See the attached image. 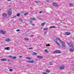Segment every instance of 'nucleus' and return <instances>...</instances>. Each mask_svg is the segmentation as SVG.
Returning a JSON list of instances; mask_svg holds the SVG:
<instances>
[{
  "label": "nucleus",
  "mask_w": 74,
  "mask_h": 74,
  "mask_svg": "<svg viewBox=\"0 0 74 74\" xmlns=\"http://www.w3.org/2000/svg\"><path fill=\"white\" fill-rule=\"evenodd\" d=\"M53 53H61V51L60 50H57L53 51Z\"/></svg>",
  "instance_id": "f257e3e1"
},
{
  "label": "nucleus",
  "mask_w": 74,
  "mask_h": 74,
  "mask_svg": "<svg viewBox=\"0 0 74 74\" xmlns=\"http://www.w3.org/2000/svg\"><path fill=\"white\" fill-rule=\"evenodd\" d=\"M62 44V48L63 49H65L66 48V47H65V43H64V42H61Z\"/></svg>",
  "instance_id": "f03ea898"
},
{
  "label": "nucleus",
  "mask_w": 74,
  "mask_h": 74,
  "mask_svg": "<svg viewBox=\"0 0 74 74\" xmlns=\"http://www.w3.org/2000/svg\"><path fill=\"white\" fill-rule=\"evenodd\" d=\"M68 45L70 47H73V45L72 43L71 42H69L68 43Z\"/></svg>",
  "instance_id": "7ed1b4c3"
},
{
  "label": "nucleus",
  "mask_w": 74,
  "mask_h": 74,
  "mask_svg": "<svg viewBox=\"0 0 74 74\" xmlns=\"http://www.w3.org/2000/svg\"><path fill=\"white\" fill-rule=\"evenodd\" d=\"M59 68L60 70H63V69H64V68H65V66H64V65H63L61 66Z\"/></svg>",
  "instance_id": "20e7f679"
},
{
  "label": "nucleus",
  "mask_w": 74,
  "mask_h": 74,
  "mask_svg": "<svg viewBox=\"0 0 74 74\" xmlns=\"http://www.w3.org/2000/svg\"><path fill=\"white\" fill-rule=\"evenodd\" d=\"M0 33H1V34H5V32L3 30H0Z\"/></svg>",
  "instance_id": "39448f33"
},
{
  "label": "nucleus",
  "mask_w": 74,
  "mask_h": 74,
  "mask_svg": "<svg viewBox=\"0 0 74 74\" xmlns=\"http://www.w3.org/2000/svg\"><path fill=\"white\" fill-rule=\"evenodd\" d=\"M2 15L3 16L5 17V16H7V13H4L2 14Z\"/></svg>",
  "instance_id": "423d86ee"
},
{
  "label": "nucleus",
  "mask_w": 74,
  "mask_h": 74,
  "mask_svg": "<svg viewBox=\"0 0 74 74\" xmlns=\"http://www.w3.org/2000/svg\"><path fill=\"white\" fill-rule=\"evenodd\" d=\"M65 34V35H66V36H69V35H70V34H71V33H70V32H66Z\"/></svg>",
  "instance_id": "0eeeda50"
},
{
  "label": "nucleus",
  "mask_w": 74,
  "mask_h": 74,
  "mask_svg": "<svg viewBox=\"0 0 74 74\" xmlns=\"http://www.w3.org/2000/svg\"><path fill=\"white\" fill-rule=\"evenodd\" d=\"M54 40L56 42H58V38H54Z\"/></svg>",
  "instance_id": "6e6552de"
},
{
  "label": "nucleus",
  "mask_w": 74,
  "mask_h": 74,
  "mask_svg": "<svg viewBox=\"0 0 74 74\" xmlns=\"http://www.w3.org/2000/svg\"><path fill=\"white\" fill-rule=\"evenodd\" d=\"M46 24V23L45 22H44L43 23H42L41 24V26H43V27H44V25H45Z\"/></svg>",
  "instance_id": "1a4fd4ad"
},
{
  "label": "nucleus",
  "mask_w": 74,
  "mask_h": 74,
  "mask_svg": "<svg viewBox=\"0 0 74 74\" xmlns=\"http://www.w3.org/2000/svg\"><path fill=\"white\" fill-rule=\"evenodd\" d=\"M1 61H7V59L4 58L2 59L1 60Z\"/></svg>",
  "instance_id": "9d476101"
},
{
  "label": "nucleus",
  "mask_w": 74,
  "mask_h": 74,
  "mask_svg": "<svg viewBox=\"0 0 74 74\" xmlns=\"http://www.w3.org/2000/svg\"><path fill=\"white\" fill-rule=\"evenodd\" d=\"M53 6H54V7H56V6H57V3H53Z\"/></svg>",
  "instance_id": "9b49d317"
},
{
  "label": "nucleus",
  "mask_w": 74,
  "mask_h": 74,
  "mask_svg": "<svg viewBox=\"0 0 74 74\" xmlns=\"http://www.w3.org/2000/svg\"><path fill=\"white\" fill-rule=\"evenodd\" d=\"M49 30V28H45L43 29L44 30Z\"/></svg>",
  "instance_id": "f8f14e48"
},
{
  "label": "nucleus",
  "mask_w": 74,
  "mask_h": 74,
  "mask_svg": "<svg viewBox=\"0 0 74 74\" xmlns=\"http://www.w3.org/2000/svg\"><path fill=\"white\" fill-rule=\"evenodd\" d=\"M69 51H71V52H73L74 51V49H72V48H71L70 49Z\"/></svg>",
  "instance_id": "ddd939ff"
},
{
  "label": "nucleus",
  "mask_w": 74,
  "mask_h": 74,
  "mask_svg": "<svg viewBox=\"0 0 74 74\" xmlns=\"http://www.w3.org/2000/svg\"><path fill=\"white\" fill-rule=\"evenodd\" d=\"M37 58H38V59H41V58H42V56H37Z\"/></svg>",
  "instance_id": "4468645a"
},
{
  "label": "nucleus",
  "mask_w": 74,
  "mask_h": 74,
  "mask_svg": "<svg viewBox=\"0 0 74 74\" xmlns=\"http://www.w3.org/2000/svg\"><path fill=\"white\" fill-rule=\"evenodd\" d=\"M5 40L7 41H10L11 39H6Z\"/></svg>",
  "instance_id": "2eb2a0df"
},
{
  "label": "nucleus",
  "mask_w": 74,
  "mask_h": 74,
  "mask_svg": "<svg viewBox=\"0 0 74 74\" xmlns=\"http://www.w3.org/2000/svg\"><path fill=\"white\" fill-rule=\"evenodd\" d=\"M10 47H6L5 48V49H7V50H9L10 49H9Z\"/></svg>",
  "instance_id": "dca6fc26"
},
{
  "label": "nucleus",
  "mask_w": 74,
  "mask_h": 74,
  "mask_svg": "<svg viewBox=\"0 0 74 74\" xmlns=\"http://www.w3.org/2000/svg\"><path fill=\"white\" fill-rule=\"evenodd\" d=\"M30 19H31V20H36V18H30Z\"/></svg>",
  "instance_id": "f3484780"
},
{
  "label": "nucleus",
  "mask_w": 74,
  "mask_h": 74,
  "mask_svg": "<svg viewBox=\"0 0 74 74\" xmlns=\"http://www.w3.org/2000/svg\"><path fill=\"white\" fill-rule=\"evenodd\" d=\"M8 15H11V12L10 11L8 12Z\"/></svg>",
  "instance_id": "a211bd4d"
},
{
  "label": "nucleus",
  "mask_w": 74,
  "mask_h": 74,
  "mask_svg": "<svg viewBox=\"0 0 74 74\" xmlns=\"http://www.w3.org/2000/svg\"><path fill=\"white\" fill-rule=\"evenodd\" d=\"M46 72H47V73H50V71H49V70H48V69H47Z\"/></svg>",
  "instance_id": "6ab92c4d"
},
{
  "label": "nucleus",
  "mask_w": 74,
  "mask_h": 74,
  "mask_svg": "<svg viewBox=\"0 0 74 74\" xmlns=\"http://www.w3.org/2000/svg\"><path fill=\"white\" fill-rule=\"evenodd\" d=\"M55 26H51L50 27V29H51V28H55Z\"/></svg>",
  "instance_id": "aec40b11"
},
{
  "label": "nucleus",
  "mask_w": 74,
  "mask_h": 74,
  "mask_svg": "<svg viewBox=\"0 0 74 74\" xmlns=\"http://www.w3.org/2000/svg\"><path fill=\"white\" fill-rule=\"evenodd\" d=\"M73 4H71V3H70L69 4V6H71V7H72L73 6Z\"/></svg>",
  "instance_id": "412c9836"
},
{
  "label": "nucleus",
  "mask_w": 74,
  "mask_h": 74,
  "mask_svg": "<svg viewBox=\"0 0 74 74\" xmlns=\"http://www.w3.org/2000/svg\"><path fill=\"white\" fill-rule=\"evenodd\" d=\"M26 59H28V60H30L31 59V58H29L28 57H27L26 58Z\"/></svg>",
  "instance_id": "4be33fe9"
},
{
  "label": "nucleus",
  "mask_w": 74,
  "mask_h": 74,
  "mask_svg": "<svg viewBox=\"0 0 74 74\" xmlns=\"http://www.w3.org/2000/svg\"><path fill=\"white\" fill-rule=\"evenodd\" d=\"M31 63H34V60H31Z\"/></svg>",
  "instance_id": "5701e85b"
},
{
  "label": "nucleus",
  "mask_w": 74,
  "mask_h": 74,
  "mask_svg": "<svg viewBox=\"0 0 74 74\" xmlns=\"http://www.w3.org/2000/svg\"><path fill=\"white\" fill-rule=\"evenodd\" d=\"M49 64L50 65H53V63H52L51 62H49Z\"/></svg>",
  "instance_id": "b1692460"
},
{
  "label": "nucleus",
  "mask_w": 74,
  "mask_h": 74,
  "mask_svg": "<svg viewBox=\"0 0 74 74\" xmlns=\"http://www.w3.org/2000/svg\"><path fill=\"white\" fill-rule=\"evenodd\" d=\"M27 63H31V60H28L27 61Z\"/></svg>",
  "instance_id": "393cba45"
},
{
  "label": "nucleus",
  "mask_w": 74,
  "mask_h": 74,
  "mask_svg": "<svg viewBox=\"0 0 74 74\" xmlns=\"http://www.w3.org/2000/svg\"><path fill=\"white\" fill-rule=\"evenodd\" d=\"M57 39L58 40H59V41H61V42H62L61 40H60V38H58Z\"/></svg>",
  "instance_id": "a878e982"
},
{
  "label": "nucleus",
  "mask_w": 74,
  "mask_h": 74,
  "mask_svg": "<svg viewBox=\"0 0 74 74\" xmlns=\"http://www.w3.org/2000/svg\"><path fill=\"white\" fill-rule=\"evenodd\" d=\"M21 14L19 13L18 14H17V16H19V15H20Z\"/></svg>",
  "instance_id": "bb28decb"
},
{
  "label": "nucleus",
  "mask_w": 74,
  "mask_h": 74,
  "mask_svg": "<svg viewBox=\"0 0 74 74\" xmlns=\"http://www.w3.org/2000/svg\"><path fill=\"white\" fill-rule=\"evenodd\" d=\"M24 40H26L28 41V40H29V38H24Z\"/></svg>",
  "instance_id": "cd10ccee"
},
{
  "label": "nucleus",
  "mask_w": 74,
  "mask_h": 74,
  "mask_svg": "<svg viewBox=\"0 0 74 74\" xmlns=\"http://www.w3.org/2000/svg\"><path fill=\"white\" fill-rule=\"evenodd\" d=\"M12 59H16V56H14L12 58Z\"/></svg>",
  "instance_id": "c85d7f7f"
},
{
  "label": "nucleus",
  "mask_w": 74,
  "mask_h": 74,
  "mask_svg": "<svg viewBox=\"0 0 74 74\" xmlns=\"http://www.w3.org/2000/svg\"><path fill=\"white\" fill-rule=\"evenodd\" d=\"M28 14V13H24V15H27V14Z\"/></svg>",
  "instance_id": "c756f323"
},
{
  "label": "nucleus",
  "mask_w": 74,
  "mask_h": 74,
  "mask_svg": "<svg viewBox=\"0 0 74 74\" xmlns=\"http://www.w3.org/2000/svg\"><path fill=\"white\" fill-rule=\"evenodd\" d=\"M37 55V53L34 52L33 53V55Z\"/></svg>",
  "instance_id": "7c9ffc66"
},
{
  "label": "nucleus",
  "mask_w": 74,
  "mask_h": 74,
  "mask_svg": "<svg viewBox=\"0 0 74 74\" xmlns=\"http://www.w3.org/2000/svg\"><path fill=\"white\" fill-rule=\"evenodd\" d=\"M35 3H39L40 2V1H35Z\"/></svg>",
  "instance_id": "2f4dec72"
},
{
  "label": "nucleus",
  "mask_w": 74,
  "mask_h": 74,
  "mask_svg": "<svg viewBox=\"0 0 74 74\" xmlns=\"http://www.w3.org/2000/svg\"><path fill=\"white\" fill-rule=\"evenodd\" d=\"M48 50L47 49H45V52H48Z\"/></svg>",
  "instance_id": "473e14b6"
},
{
  "label": "nucleus",
  "mask_w": 74,
  "mask_h": 74,
  "mask_svg": "<svg viewBox=\"0 0 74 74\" xmlns=\"http://www.w3.org/2000/svg\"><path fill=\"white\" fill-rule=\"evenodd\" d=\"M47 31H45L44 32V34H47Z\"/></svg>",
  "instance_id": "72a5a7b5"
},
{
  "label": "nucleus",
  "mask_w": 74,
  "mask_h": 74,
  "mask_svg": "<svg viewBox=\"0 0 74 74\" xmlns=\"http://www.w3.org/2000/svg\"><path fill=\"white\" fill-rule=\"evenodd\" d=\"M10 71H12V69H9Z\"/></svg>",
  "instance_id": "f704fd0d"
},
{
  "label": "nucleus",
  "mask_w": 74,
  "mask_h": 74,
  "mask_svg": "<svg viewBox=\"0 0 74 74\" xmlns=\"http://www.w3.org/2000/svg\"><path fill=\"white\" fill-rule=\"evenodd\" d=\"M56 43H57V44H58L59 45H60V44H59V43L58 42H56Z\"/></svg>",
  "instance_id": "c9c22d12"
},
{
  "label": "nucleus",
  "mask_w": 74,
  "mask_h": 74,
  "mask_svg": "<svg viewBox=\"0 0 74 74\" xmlns=\"http://www.w3.org/2000/svg\"><path fill=\"white\" fill-rule=\"evenodd\" d=\"M42 74H47V73L45 72H44L42 73Z\"/></svg>",
  "instance_id": "e433bc0d"
},
{
  "label": "nucleus",
  "mask_w": 74,
  "mask_h": 74,
  "mask_svg": "<svg viewBox=\"0 0 74 74\" xmlns=\"http://www.w3.org/2000/svg\"><path fill=\"white\" fill-rule=\"evenodd\" d=\"M33 49V48L30 47L29 48V49Z\"/></svg>",
  "instance_id": "4c0bfd02"
},
{
  "label": "nucleus",
  "mask_w": 74,
  "mask_h": 74,
  "mask_svg": "<svg viewBox=\"0 0 74 74\" xmlns=\"http://www.w3.org/2000/svg\"><path fill=\"white\" fill-rule=\"evenodd\" d=\"M30 23H32V21H29Z\"/></svg>",
  "instance_id": "58836bf2"
},
{
  "label": "nucleus",
  "mask_w": 74,
  "mask_h": 74,
  "mask_svg": "<svg viewBox=\"0 0 74 74\" xmlns=\"http://www.w3.org/2000/svg\"><path fill=\"white\" fill-rule=\"evenodd\" d=\"M16 31H17V32H19V31H20V30L19 29H18L16 30Z\"/></svg>",
  "instance_id": "ea45409f"
},
{
  "label": "nucleus",
  "mask_w": 74,
  "mask_h": 74,
  "mask_svg": "<svg viewBox=\"0 0 74 74\" xmlns=\"http://www.w3.org/2000/svg\"><path fill=\"white\" fill-rule=\"evenodd\" d=\"M11 10V8H9V11H10Z\"/></svg>",
  "instance_id": "a19ab883"
},
{
  "label": "nucleus",
  "mask_w": 74,
  "mask_h": 74,
  "mask_svg": "<svg viewBox=\"0 0 74 74\" xmlns=\"http://www.w3.org/2000/svg\"><path fill=\"white\" fill-rule=\"evenodd\" d=\"M16 16H15L13 17V18H16Z\"/></svg>",
  "instance_id": "79ce46f5"
},
{
  "label": "nucleus",
  "mask_w": 74,
  "mask_h": 74,
  "mask_svg": "<svg viewBox=\"0 0 74 74\" xmlns=\"http://www.w3.org/2000/svg\"><path fill=\"white\" fill-rule=\"evenodd\" d=\"M47 46H50L49 44H48V45H46Z\"/></svg>",
  "instance_id": "37998d69"
},
{
  "label": "nucleus",
  "mask_w": 74,
  "mask_h": 74,
  "mask_svg": "<svg viewBox=\"0 0 74 74\" xmlns=\"http://www.w3.org/2000/svg\"><path fill=\"white\" fill-rule=\"evenodd\" d=\"M46 1L47 2H49V0H46Z\"/></svg>",
  "instance_id": "c03bdc74"
},
{
  "label": "nucleus",
  "mask_w": 74,
  "mask_h": 74,
  "mask_svg": "<svg viewBox=\"0 0 74 74\" xmlns=\"http://www.w3.org/2000/svg\"><path fill=\"white\" fill-rule=\"evenodd\" d=\"M42 11L39 12V13H42Z\"/></svg>",
  "instance_id": "a18cd8bd"
},
{
  "label": "nucleus",
  "mask_w": 74,
  "mask_h": 74,
  "mask_svg": "<svg viewBox=\"0 0 74 74\" xmlns=\"http://www.w3.org/2000/svg\"><path fill=\"white\" fill-rule=\"evenodd\" d=\"M20 21H22V20L20 18Z\"/></svg>",
  "instance_id": "49530a36"
},
{
  "label": "nucleus",
  "mask_w": 74,
  "mask_h": 74,
  "mask_svg": "<svg viewBox=\"0 0 74 74\" xmlns=\"http://www.w3.org/2000/svg\"><path fill=\"white\" fill-rule=\"evenodd\" d=\"M32 26H35V25H34V24H32Z\"/></svg>",
  "instance_id": "de8ad7c7"
},
{
  "label": "nucleus",
  "mask_w": 74,
  "mask_h": 74,
  "mask_svg": "<svg viewBox=\"0 0 74 74\" xmlns=\"http://www.w3.org/2000/svg\"><path fill=\"white\" fill-rule=\"evenodd\" d=\"M9 58H11L12 56H9Z\"/></svg>",
  "instance_id": "09e8293b"
},
{
  "label": "nucleus",
  "mask_w": 74,
  "mask_h": 74,
  "mask_svg": "<svg viewBox=\"0 0 74 74\" xmlns=\"http://www.w3.org/2000/svg\"><path fill=\"white\" fill-rule=\"evenodd\" d=\"M11 0H7V1H11Z\"/></svg>",
  "instance_id": "8fccbe9b"
},
{
  "label": "nucleus",
  "mask_w": 74,
  "mask_h": 74,
  "mask_svg": "<svg viewBox=\"0 0 74 74\" xmlns=\"http://www.w3.org/2000/svg\"><path fill=\"white\" fill-rule=\"evenodd\" d=\"M19 58H22V56H20L19 57Z\"/></svg>",
  "instance_id": "3c124183"
},
{
  "label": "nucleus",
  "mask_w": 74,
  "mask_h": 74,
  "mask_svg": "<svg viewBox=\"0 0 74 74\" xmlns=\"http://www.w3.org/2000/svg\"><path fill=\"white\" fill-rule=\"evenodd\" d=\"M31 37H32V36H34V35H31Z\"/></svg>",
  "instance_id": "603ef678"
},
{
  "label": "nucleus",
  "mask_w": 74,
  "mask_h": 74,
  "mask_svg": "<svg viewBox=\"0 0 74 74\" xmlns=\"http://www.w3.org/2000/svg\"><path fill=\"white\" fill-rule=\"evenodd\" d=\"M8 61H10V60H9V59H8Z\"/></svg>",
  "instance_id": "864d4df0"
},
{
  "label": "nucleus",
  "mask_w": 74,
  "mask_h": 74,
  "mask_svg": "<svg viewBox=\"0 0 74 74\" xmlns=\"http://www.w3.org/2000/svg\"><path fill=\"white\" fill-rule=\"evenodd\" d=\"M60 22H61V23H63V22L62 21H61Z\"/></svg>",
  "instance_id": "5fc2aeb1"
},
{
  "label": "nucleus",
  "mask_w": 74,
  "mask_h": 74,
  "mask_svg": "<svg viewBox=\"0 0 74 74\" xmlns=\"http://www.w3.org/2000/svg\"><path fill=\"white\" fill-rule=\"evenodd\" d=\"M27 66H28V65H27Z\"/></svg>",
  "instance_id": "6e6d98bb"
}]
</instances>
